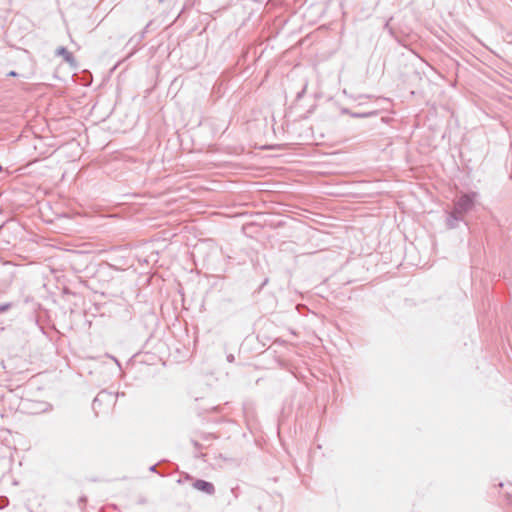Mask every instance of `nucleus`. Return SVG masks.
<instances>
[{
    "mask_svg": "<svg viewBox=\"0 0 512 512\" xmlns=\"http://www.w3.org/2000/svg\"><path fill=\"white\" fill-rule=\"evenodd\" d=\"M478 197L476 192H470L461 195L455 202L453 210L455 213L460 214V216H465L466 213L471 211L474 207L475 201Z\"/></svg>",
    "mask_w": 512,
    "mask_h": 512,
    "instance_id": "1",
    "label": "nucleus"
},
{
    "mask_svg": "<svg viewBox=\"0 0 512 512\" xmlns=\"http://www.w3.org/2000/svg\"><path fill=\"white\" fill-rule=\"evenodd\" d=\"M192 486L194 489L201 491L207 495H213L215 493V487L213 483L202 479H197L196 481H194Z\"/></svg>",
    "mask_w": 512,
    "mask_h": 512,
    "instance_id": "2",
    "label": "nucleus"
},
{
    "mask_svg": "<svg viewBox=\"0 0 512 512\" xmlns=\"http://www.w3.org/2000/svg\"><path fill=\"white\" fill-rule=\"evenodd\" d=\"M464 219L463 216H460V214L455 213L454 210L450 211L448 213L447 219H446V226L449 229H454L458 226V223Z\"/></svg>",
    "mask_w": 512,
    "mask_h": 512,
    "instance_id": "3",
    "label": "nucleus"
},
{
    "mask_svg": "<svg viewBox=\"0 0 512 512\" xmlns=\"http://www.w3.org/2000/svg\"><path fill=\"white\" fill-rule=\"evenodd\" d=\"M56 55L62 56L64 60L69 63H74V56L71 52H69L65 47L60 46L56 49Z\"/></svg>",
    "mask_w": 512,
    "mask_h": 512,
    "instance_id": "4",
    "label": "nucleus"
},
{
    "mask_svg": "<svg viewBox=\"0 0 512 512\" xmlns=\"http://www.w3.org/2000/svg\"><path fill=\"white\" fill-rule=\"evenodd\" d=\"M11 306H12L11 303H5V304L0 305V313L6 312L8 309L11 308Z\"/></svg>",
    "mask_w": 512,
    "mask_h": 512,
    "instance_id": "5",
    "label": "nucleus"
},
{
    "mask_svg": "<svg viewBox=\"0 0 512 512\" xmlns=\"http://www.w3.org/2000/svg\"><path fill=\"white\" fill-rule=\"evenodd\" d=\"M8 76L15 77V76H17V73L15 71H11L8 73Z\"/></svg>",
    "mask_w": 512,
    "mask_h": 512,
    "instance_id": "6",
    "label": "nucleus"
},
{
    "mask_svg": "<svg viewBox=\"0 0 512 512\" xmlns=\"http://www.w3.org/2000/svg\"><path fill=\"white\" fill-rule=\"evenodd\" d=\"M233 359H234L233 355L228 356V361L231 362V361H233Z\"/></svg>",
    "mask_w": 512,
    "mask_h": 512,
    "instance_id": "7",
    "label": "nucleus"
},
{
    "mask_svg": "<svg viewBox=\"0 0 512 512\" xmlns=\"http://www.w3.org/2000/svg\"><path fill=\"white\" fill-rule=\"evenodd\" d=\"M155 469H156V465H153V466L150 467L151 471H155Z\"/></svg>",
    "mask_w": 512,
    "mask_h": 512,
    "instance_id": "8",
    "label": "nucleus"
},
{
    "mask_svg": "<svg viewBox=\"0 0 512 512\" xmlns=\"http://www.w3.org/2000/svg\"><path fill=\"white\" fill-rule=\"evenodd\" d=\"M98 400H99V399H98V397H96V398L94 399V402H93V403H94V405L98 402Z\"/></svg>",
    "mask_w": 512,
    "mask_h": 512,
    "instance_id": "9",
    "label": "nucleus"
},
{
    "mask_svg": "<svg viewBox=\"0 0 512 512\" xmlns=\"http://www.w3.org/2000/svg\"><path fill=\"white\" fill-rule=\"evenodd\" d=\"M354 117H360L361 115L359 114H353Z\"/></svg>",
    "mask_w": 512,
    "mask_h": 512,
    "instance_id": "10",
    "label": "nucleus"
}]
</instances>
